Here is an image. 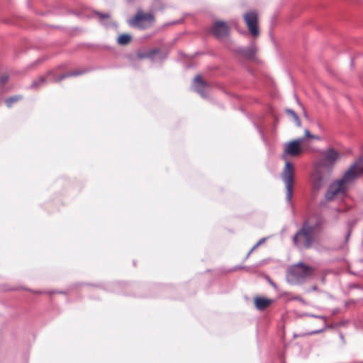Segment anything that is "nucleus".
Returning <instances> with one entry per match:
<instances>
[{"label":"nucleus","mask_w":363,"mask_h":363,"mask_svg":"<svg viewBox=\"0 0 363 363\" xmlns=\"http://www.w3.org/2000/svg\"><path fill=\"white\" fill-rule=\"evenodd\" d=\"M273 300L270 298H263V297H257L255 298V304L256 308L259 311H263L266 308H267L271 303H272Z\"/></svg>","instance_id":"obj_14"},{"label":"nucleus","mask_w":363,"mask_h":363,"mask_svg":"<svg viewBox=\"0 0 363 363\" xmlns=\"http://www.w3.org/2000/svg\"><path fill=\"white\" fill-rule=\"evenodd\" d=\"M304 138H301L286 144L282 156V158L286 160V164L281 174V179L286 186V200L291 207H293L291 199L293 196L294 167L289 161H287L286 156H298L302 151L301 144Z\"/></svg>","instance_id":"obj_1"},{"label":"nucleus","mask_w":363,"mask_h":363,"mask_svg":"<svg viewBox=\"0 0 363 363\" xmlns=\"http://www.w3.org/2000/svg\"><path fill=\"white\" fill-rule=\"evenodd\" d=\"M287 112L293 117V118L296 123V125L298 127H300L301 125V120H300L298 116L296 114V113L291 109H288Z\"/></svg>","instance_id":"obj_16"},{"label":"nucleus","mask_w":363,"mask_h":363,"mask_svg":"<svg viewBox=\"0 0 363 363\" xmlns=\"http://www.w3.org/2000/svg\"><path fill=\"white\" fill-rule=\"evenodd\" d=\"M96 13L99 16V18H101V21L104 18H107L109 17V14H108V13H100V12H97Z\"/></svg>","instance_id":"obj_20"},{"label":"nucleus","mask_w":363,"mask_h":363,"mask_svg":"<svg viewBox=\"0 0 363 363\" xmlns=\"http://www.w3.org/2000/svg\"><path fill=\"white\" fill-rule=\"evenodd\" d=\"M9 80V77L7 75H3L0 77V84L1 85L5 84Z\"/></svg>","instance_id":"obj_19"},{"label":"nucleus","mask_w":363,"mask_h":363,"mask_svg":"<svg viewBox=\"0 0 363 363\" xmlns=\"http://www.w3.org/2000/svg\"><path fill=\"white\" fill-rule=\"evenodd\" d=\"M130 40H131V35H129V34H122V35H121L118 38L117 43L119 45H125L128 44Z\"/></svg>","instance_id":"obj_15"},{"label":"nucleus","mask_w":363,"mask_h":363,"mask_svg":"<svg viewBox=\"0 0 363 363\" xmlns=\"http://www.w3.org/2000/svg\"><path fill=\"white\" fill-rule=\"evenodd\" d=\"M88 72L89 69H82L71 71L65 74H62L60 75H57L55 71L50 70L48 72L46 76H41L38 80L33 81L32 84L30 85V87L34 89H39L41 86H44L48 81L52 82H60L65 79V78L70 77H77L83 74L87 73Z\"/></svg>","instance_id":"obj_4"},{"label":"nucleus","mask_w":363,"mask_h":363,"mask_svg":"<svg viewBox=\"0 0 363 363\" xmlns=\"http://www.w3.org/2000/svg\"><path fill=\"white\" fill-rule=\"evenodd\" d=\"M257 48L255 43H251L248 47H238L236 52L247 60H253L255 57Z\"/></svg>","instance_id":"obj_10"},{"label":"nucleus","mask_w":363,"mask_h":363,"mask_svg":"<svg viewBox=\"0 0 363 363\" xmlns=\"http://www.w3.org/2000/svg\"><path fill=\"white\" fill-rule=\"evenodd\" d=\"M350 236V232L349 231V232L347 233V235H346V238H345V239H346V242H347V240H349Z\"/></svg>","instance_id":"obj_24"},{"label":"nucleus","mask_w":363,"mask_h":363,"mask_svg":"<svg viewBox=\"0 0 363 363\" xmlns=\"http://www.w3.org/2000/svg\"><path fill=\"white\" fill-rule=\"evenodd\" d=\"M155 21V16L151 13H143L138 11L131 19L128 20V24L130 26H135L141 29H145L150 27Z\"/></svg>","instance_id":"obj_7"},{"label":"nucleus","mask_w":363,"mask_h":363,"mask_svg":"<svg viewBox=\"0 0 363 363\" xmlns=\"http://www.w3.org/2000/svg\"><path fill=\"white\" fill-rule=\"evenodd\" d=\"M308 315L311 316V317L315 318L322 319L325 323H326L327 319L323 315H313V314H310Z\"/></svg>","instance_id":"obj_21"},{"label":"nucleus","mask_w":363,"mask_h":363,"mask_svg":"<svg viewBox=\"0 0 363 363\" xmlns=\"http://www.w3.org/2000/svg\"><path fill=\"white\" fill-rule=\"evenodd\" d=\"M354 63H353V60H351V66H353Z\"/></svg>","instance_id":"obj_27"},{"label":"nucleus","mask_w":363,"mask_h":363,"mask_svg":"<svg viewBox=\"0 0 363 363\" xmlns=\"http://www.w3.org/2000/svg\"><path fill=\"white\" fill-rule=\"evenodd\" d=\"M340 337L343 340V336L342 334H340Z\"/></svg>","instance_id":"obj_28"},{"label":"nucleus","mask_w":363,"mask_h":363,"mask_svg":"<svg viewBox=\"0 0 363 363\" xmlns=\"http://www.w3.org/2000/svg\"><path fill=\"white\" fill-rule=\"evenodd\" d=\"M304 132H305V136H306V138H315V135H312V134L310 133L309 130L306 129Z\"/></svg>","instance_id":"obj_22"},{"label":"nucleus","mask_w":363,"mask_h":363,"mask_svg":"<svg viewBox=\"0 0 363 363\" xmlns=\"http://www.w3.org/2000/svg\"><path fill=\"white\" fill-rule=\"evenodd\" d=\"M206 86L207 84L202 79L201 75H197L195 77L193 81L192 87L194 90L203 98H206L207 96L205 92Z\"/></svg>","instance_id":"obj_12"},{"label":"nucleus","mask_w":363,"mask_h":363,"mask_svg":"<svg viewBox=\"0 0 363 363\" xmlns=\"http://www.w3.org/2000/svg\"><path fill=\"white\" fill-rule=\"evenodd\" d=\"M323 331V329H320V330H318L312 331L310 334H311V335L318 334V333H321Z\"/></svg>","instance_id":"obj_23"},{"label":"nucleus","mask_w":363,"mask_h":363,"mask_svg":"<svg viewBox=\"0 0 363 363\" xmlns=\"http://www.w3.org/2000/svg\"><path fill=\"white\" fill-rule=\"evenodd\" d=\"M267 238H263L262 239H260L253 247L250 250V252H248V254L247 255V257H248L250 256V255L260 245H262V243H264L265 241H266Z\"/></svg>","instance_id":"obj_18"},{"label":"nucleus","mask_w":363,"mask_h":363,"mask_svg":"<svg viewBox=\"0 0 363 363\" xmlns=\"http://www.w3.org/2000/svg\"><path fill=\"white\" fill-rule=\"evenodd\" d=\"M313 273V269L300 262L291 267L287 272L288 282L292 284L303 283Z\"/></svg>","instance_id":"obj_5"},{"label":"nucleus","mask_w":363,"mask_h":363,"mask_svg":"<svg viewBox=\"0 0 363 363\" xmlns=\"http://www.w3.org/2000/svg\"><path fill=\"white\" fill-rule=\"evenodd\" d=\"M330 174L319 167L315 166L314 172L311 176V184L315 191H319L328 182Z\"/></svg>","instance_id":"obj_8"},{"label":"nucleus","mask_w":363,"mask_h":363,"mask_svg":"<svg viewBox=\"0 0 363 363\" xmlns=\"http://www.w3.org/2000/svg\"><path fill=\"white\" fill-rule=\"evenodd\" d=\"M213 34L217 38H223L228 35V28L225 22L216 21L212 28Z\"/></svg>","instance_id":"obj_13"},{"label":"nucleus","mask_w":363,"mask_h":363,"mask_svg":"<svg viewBox=\"0 0 363 363\" xmlns=\"http://www.w3.org/2000/svg\"><path fill=\"white\" fill-rule=\"evenodd\" d=\"M312 290H313V291L317 290V286H313Z\"/></svg>","instance_id":"obj_25"},{"label":"nucleus","mask_w":363,"mask_h":363,"mask_svg":"<svg viewBox=\"0 0 363 363\" xmlns=\"http://www.w3.org/2000/svg\"><path fill=\"white\" fill-rule=\"evenodd\" d=\"M320 225L318 221L314 223H310L308 220L304 221L301 228L293 237L294 245L301 249L310 248L315 240L316 230Z\"/></svg>","instance_id":"obj_3"},{"label":"nucleus","mask_w":363,"mask_h":363,"mask_svg":"<svg viewBox=\"0 0 363 363\" xmlns=\"http://www.w3.org/2000/svg\"><path fill=\"white\" fill-rule=\"evenodd\" d=\"M362 172H363V162L359 160L351 165L340 179L330 184L325 194V199L332 201L338 194L345 193V184L353 181Z\"/></svg>","instance_id":"obj_2"},{"label":"nucleus","mask_w":363,"mask_h":363,"mask_svg":"<svg viewBox=\"0 0 363 363\" xmlns=\"http://www.w3.org/2000/svg\"><path fill=\"white\" fill-rule=\"evenodd\" d=\"M313 138V139H317V140H318V139H319V137H318V136L315 135V138Z\"/></svg>","instance_id":"obj_26"},{"label":"nucleus","mask_w":363,"mask_h":363,"mask_svg":"<svg viewBox=\"0 0 363 363\" xmlns=\"http://www.w3.org/2000/svg\"><path fill=\"white\" fill-rule=\"evenodd\" d=\"M138 57L140 59L148 58L152 60H163L167 57V54L162 53L159 49H152L145 52H138Z\"/></svg>","instance_id":"obj_11"},{"label":"nucleus","mask_w":363,"mask_h":363,"mask_svg":"<svg viewBox=\"0 0 363 363\" xmlns=\"http://www.w3.org/2000/svg\"><path fill=\"white\" fill-rule=\"evenodd\" d=\"M243 18L250 33L254 36H257L259 34V30L257 27V13L254 11H247L243 15Z\"/></svg>","instance_id":"obj_9"},{"label":"nucleus","mask_w":363,"mask_h":363,"mask_svg":"<svg viewBox=\"0 0 363 363\" xmlns=\"http://www.w3.org/2000/svg\"><path fill=\"white\" fill-rule=\"evenodd\" d=\"M21 99V96H13L6 99V106L10 108L12 104Z\"/></svg>","instance_id":"obj_17"},{"label":"nucleus","mask_w":363,"mask_h":363,"mask_svg":"<svg viewBox=\"0 0 363 363\" xmlns=\"http://www.w3.org/2000/svg\"><path fill=\"white\" fill-rule=\"evenodd\" d=\"M320 158L317 161L315 166L324 169L328 174H330L333 167L340 158L339 152L333 147L320 152Z\"/></svg>","instance_id":"obj_6"}]
</instances>
